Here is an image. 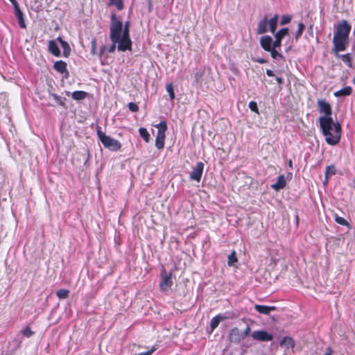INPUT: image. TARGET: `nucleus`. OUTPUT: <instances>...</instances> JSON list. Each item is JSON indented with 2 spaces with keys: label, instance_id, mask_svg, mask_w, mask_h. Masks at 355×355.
I'll use <instances>...</instances> for the list:
<instances>
[{
  "label": "nucleus",
  "instance_id": "obj_1",
  "mask_svg": "<svg viewBox=\"0 0 355 355\" xmlns=\"http://www.w3.org/2000/svg\"><path fill=\"white\" fill-rule=\"evenodd\" d=\"M318 123L325 141L330 146L337 145L341 139L342 126L338 121L334 122L333 118L319 117Z\"/></svg>",
  "mask_w": 355,
  "mask_h": 355
},
{
  "label": "nucleus",
  "instance_id": "obj_2",
  "mask_svg": "<svg viewBox=\"0 0 355 355\" xmlns=\"http://www.w3.org/2000/svg\"><path fill=\"white\" fill-rule=\"evenodd\" d=\"M351 28V25L346 20H343L338 24L333 37L334 47L332 49V52L336 57L340 56L339 52L346 50Z\"/></svg>",
  "mask_w": 355,
  "mask_h": 355
},
{
  "label": "nucleus",
  "instance_id": "obj_3",
  "mask_svg": "<svg viewBox=\"0 0 355 355\" xmlns=\"http://www.w3.org/2000/svg\"><path fill=\"white\" fill-rule=\"evenodd\" d=\"M96 135L98 139L101 141L105 148L112 151H118L121 148L122 145L121 142L115 139L107 136L105 133L102 130L101 126H97Z\"/></svg>",
  "mask_w": 355,
  "mask_h": 355
},
{
  "label": "nucleus",
  "instance_id": "obj_4",
  "mask_svg": "<svg viewBox=\"0 0 355 355\" xmlns=\"http://www.w3.org/2000/svg\"><path fill=\"white\" fill-rule=\"evenodd\" d=\"M123 30V23L120 20H117L116 15L112 14L111 16L110 26V40L112 43H117L121 35Z\"/></svg>",
  "mask_w": 355,
  "mask_h": 355
},
{
  "label": "nucleus",
  "instance_id": "obj_5",
  "mask_svg": "<svg viewBox=\"0 0 355 355\" xmlns=\"http://www.w3.org/2000/svg\"><path fill=\"white\" fill-rule=\"evenodd\" d=\"M172 275V272L167 273L164 267L162 266L160 273L161 281L159 284V288L161 291H167L173 286Z\"/></svg>",
  "mask_w": 355,
  "mask_h": 355
},
{
  "label": "nucleus",
  "instance_id": "obj_6",
  "mask_svg": "<svg viewBox=\"0 0 355 355\" xmlns=\"http://www.w3.org/2000/svg\"><path fill=\"white\" fill-rule=\"evenodd\" d=\"M317 105L319 112L324 114L320 117L332 118V108L329 103L324 99H318Z\"/></svg>",
  "mask_w": 355,
  "mask_h": 355
},
{
  "label": "nucleus",
  "instance_id": "obj_7",
  "mask_svg": "<svg viewBox=\"0 0 355 355\" xmlns=\"http://www.w3.org/2000/svg\"><path fill=\"white\" fill-rule=\"evenodd\" d=\"M251 336L253 340L261 342L271 341L273 338L272 334L264 330L254 331L252 333Z\"/></svg>",
  "mask_w": 355,
  "mask_h": 355
},
{
  "label": "nucleus",
  "instance_id": "obj_8",
  "mask_svg": "<svg viewBox=\"0 0 355 355\" xmlns=\"http://www.w3.org/2000/svg\"><path fill=\"white\" fill-rule=\"evenodd\" d=\"M204 170V164L202 162H199L196 164V166L193 168V171L190 173L189 178L192 180H195L199 182L201 180L202 173Z\"/></svg>",
  "mask_w": 355,
  "mask_h": 355
},
{
  "label": "nucleus",
  "instance_id": "obj_9",
  "mask_svg": "<svg viewBox=\"0 0 355 355\" xmlns=\"http://www.w3.org/2000/svg\"><path fill=\"white\" fill-rule=\"evenodd\" d=\"M117 43L119 51L125 52L132 49V41L130 37L121 36Z\"/></svg>",
  "mask_w": 355,
  "mask_h": 355
},
{
  "label": "nucleus",
  "instance_id": "obj_10",
  "mask_svg": "<svg viewBox=\"0 0 355 355\" xmlns=\"http://www.w3.org/2000/svg\"><path fill=\"white\" fill-rule=\"evenodd\" d=\"M273 34L275 35V41L272 43V46L274 47H280L282 39L288 34V28H283Z\"/></svg>",
  "mask_w": 355,
  "mask_h": 355
},
{
  "label": "nucleus",
  "instance_id": "obj_11",
  "mask_svg": "<svg viewBox=\"0 0 355 355\" xmlns=\"http://www.w3.org/2000/svg\"><path fill=\"white\" fill-rule=\"evenodd\" d=\"M53 69L60 73L64 74V77L67 78L69 73L67 70V64L63 60H58L54 62Z\"/></svg>",
  "mask_w": 355,
  "mask_h": 355
},
{
  "label": "nucleus",
  "instance_id": "obj_12",
  "mask_svg": "<svg viewBox=\"0 0 355 355\" xmlns=\"http://www.w3.org/2000/svg\"><path fill=\"white\" fill-rule=\"evenodd\" d=\"M227 319H228V317L223 314H218L212 318L209 324L210 333H212L217 328L221 321L225 320Z\"/></svg>",
  "mask_w": 355,
  "mask_h": 355
},
{
  "label": "nucleus",
  "instance_id": "obj_13",
  "mask_svg": "<svg viewBox=\"0 0 355 355\" xmlns=\"http://www.w3.org/2000/svg\"><path fill=\"white\" fill-rule=\"evenodd\" d=\"M229 340L231 343H239L241 340V334L237 327L231 329L228 334Z\"/></svg>",
  "mask_w": 355,
  "mask_h": 355
},
{
  "label": "nucleus",
  "instance_id": "obj_14",
  "mask_svg": "<svg viewBox=\"0 0 355 355\" xmlns=\"http://www.w3.org/2000/svg\"><path fill=\"white\" fill-rule=\"evenodd\" d=\"M272 43V39L269 35L262 36L260 38V45L261 48L266 51H269L271 49L273 48Z\"/></svg>",
  "mask_w": 355,
  "mask_h": 355
},
{
  "label": "nucleus",
  "instance_id": "obj_15",
  "mask_svg": "<svg viewBox=\"0 0 355 355\" xmlns=\"http://www.w3.org/2000/svg\"><path fill=\"white\" fill-rule=\"evenodd\" d=\"M286 185V181L284 175H280L277 178L276 183L271 185V187L275 191H278L284 189Z\"/></svg>",
  "mask_w": 355,
  "mask_h": 355
},
{
  "label": "nucleus",
  "instance_id": "obj_16",
  "mask_svg": "<svg viewBox=\"0 0 355 355\" xmlns=\"http://www.w3.org/2000/svg\"><path fill=\"white\" fill-rule=\"evenodd\" d=\"M254 309L259 313H262L264 315H269L272 311H275L276 309L275 306L260 304H256L254 306Z\"/></svg>",
  "mask_w": 355,
  "mask_h": 355
},
{
  "label": "nucleus",
  "instance_id": "obj_17",
  "mask_svg": "<svg viewBox=\"0 0 355 355\" xmlns=\"http://www.w3.org/2000/svg\"><path fill=\"white\" fill-rule=\"evenodd\" d=\"M49 51L54 56L59 57L60 55V50L55 40H50L48 46Z\"/></svg>",
  "mask_w": 355,
  "mask_h": 355
},
{
  "label": "nucleus",
  "instance_id": "obj_18",
  "mask_svg": "<svg viewBox=\"0 0 355 355\" xmlns=\"http://www.w3.org/2000/svg\"><path fill=\"white\" fill-rule=\"evenodd\" d=\"M14 10H15V16H16L17 19H18L19 26L21 28H26V26L24 19V14L19 8V6L16 8H14Z\"/></svg>",
  "mask_w": 355,
  "mask_h": 355
},
{
  "label": "nucleus",
  "instance_id": "obj_19",
  "mask_svg": "<svg viewBox=\"0 0 355 355\" xmlns=\"http://www.w3.org/2000/svg\"><path fill=\"white\" fill-rule=\"evenodd\" d=\"M352 94V88L350 86L345 87L344 88L334 92L336 97L350 96Z\"/></svg>",
  "mask_w": 355,
  "mask_h": 355
},
{
  "label": "nucleus",
  "instance_id": "obj_20",
  "mask_svg": "<svg viewBox=\"0 0 355 355\" xmlns=\"http://www.w3.org/2000/svg\"><path fill=\"white\" fill-rule=\"evenodd\" d=\"M268 19L265 16L263 19L261 20L258 24L257 31L258 34H263L267 31Z\"/></svg>",
  "mask_w": 355,
  "mask_h": 355
},
{
  "label": "nucleus",
  "instance_id": "obj_21",
  "mask_svg": "<svg viewBox=\"0 0 355 355\" xmlns=\"http://www.w3.org/2000/svg\"><path fill=\"white\" fill-rule=\"evenodd\" d=\"M58 40L60 42L61 46L63 49V55L67 58L71 53V48L67 42L63 40L61 37H58Z\"/></svg>",
  "mask_w": 355,
  "mask_h": 355
},
{
  "label": "nucleus",
  "instance_id": "obj_22",
  "mask_svg": "<svg viewBox=\"0 0 355 355\" xmlns=\"http://www.w3.org/2000/svg\"><path fill=\"white\" fill-rule=\"evenodd\" d=\"M281 346H284L286 348H293L295 347V341L293 338L290 336H285L280 342Z\"/></svg>",
  "mask_w": 355,
  "mask_h": 355
},
{
  "label": "nucleus",
  "instance_id": "obj_23",
  "mask_svg": "<svg viewBox=\"0 0 355 355\" xmlns=\"http://www.w3.org/2000/svg\"><path fill=\"white\" fill-rule=\"evenodd\" d=\"M165 135L157 134L155 139V146L157 149L161 150L164 148L165 144Z\"/></svg>",
  "mask_w": 355,
  "mask_h": 355
},
{
  "label": "nucleus",
  "instance_id": "obj_24",
  "mask_svg": "<svg viewBox=\"0 0 355 355\" xmlns=\"http://www.w3.org/2000/svg\"><path fill=\"white\" fill-rule=\"evenodd\" d=\"M336 169L334 164H331L327 166L325 171V181L326 183L328 181L329 177L334 175L336 174Z\"/></svg>",
  "mask_w": 355,
  "mask_h": 355
},
{
  "label": "nucleus",
  "instance_id": "obj_25",
  "mask_svg": "<svg viewBox=\"0 0 355 355\" xmlns=\"http://www.w3.org/2000/svg\"><path fill=\"white\" fill-rule=\"evenodd\" d=\"M87 96V93L84 91H75L71 94V97L76 101H81L85 99Z\"/></svg>",
  "mask_w": 355,
  "mask_h": 355
},
{
  "label": "nucleus",
  "instance_id": "obj_26",
  "mask_svg": "<svg viewBox=\"0 0 355 355\" xmlns=\"http://www.w3.org/2000/svg\"><path fill=\"white\" fill-rule=\"evenodd\" d=\"M277 21H278V15H275L268 21L270 31L272 33H275V31H276V28L277 26Z\"/></svg>",
  "mask_w": 355,
  "mask_h": 355
},
{
  "label": "nucleus",
  "instance_id": "obj_27",
  "mask_svg": "<svg viewBox=\"0 0 355 355\" xmlns=\"http://www.w3.org/2000/svg\"><path fill=\"white\" fill-rule=\"evenodd\" d=\"M338 58H340L342 61L349 68H352V58L350 53H346L345 55H340Z\"/></svg>",
  "mask_w": 355,
  "mask_h": 355
},
{
  "label": "nucleus",
  "instance_id": "obj_28",
  "mask_svg": "<svg viewBox=\"0 0 355 355\" xmlns=\"http://www.w3.org/2000/svg\"><path fill=\"white\" fill-rule=\"evenodd\" d=\"M139 133L140 137L146 142L148 143L150 141V134L148 133V130L145 128H140L139 129Z\"/></svg>",
  "mask_w": 355,
  "mask_h": 355
},
{
  "label": "nucleus",
  "instance_id": "obj_29",
  "mask_svg": "<svg viewBox=\"0 0 355 355\" xmlns=\"http://www.w3.org/2000/svg\"><path fill=\"white\" fill-rule=\"evenodd\" d=\"M156 127L158 128L157 134L165 135V132L167 130V123L165 121H161Z\"/></svg>",
  "mask_w": 355,
  "mask_h": 355
},
{
  "label": "nucleus",
  "instance_id": "obj_30",
  "mask_svg": "<svg viewBox=\"0 0 355 355\" xmlns=\"http://www.w3.org/2000/svg\"><path fill=\"white\" fill-rule=\"evenodd\" d=\"M51 96L53 98V99L57 102V103L58 105L66 108V104H65L66 99L64 98H62L60 96H59L56 94H54V93L51 94Z\"/></svg>",
  "mask_w": 355,
  "mask_h": 355
},
{
  "label": "nucleus",
  "instance_id": "obj_31",
  "mask_svg": "<svg viewBox=\"0 0 355 355\" xmlns=\"http://www.w3.org/2000/svg\"><path fill=\"white\" fill-rule=\"evenodd\" d=\"M69 291L67 290V289H64V288L59 289L56 292V296L59 299H66L69 297Z\"/></svg>",
  "mask_w": 355,
  "mask_h": 355
},
{
  "label": "nucleus",
  "instance_id": "obj_32",
  "mask_svg": "<svg viewBox=\"0 0 355 355\" xmlns=\"http://www.w3.org/2000/svg\"><path fill=\"white\" fill-rule=\"evenodd\" d=\"M277 47H274L272 49H271L268 52L270 53V55L271 57L273 58V59H277V58H280L283 60H284V55H282L281 53H279L277 51Z\"/></svg>",
  "mask_w": 355,
  "mask_h": 355
},
{
  "label": "nucleus",
  "instance_id": "obj_33",
  "mask_svg": "<svg viewBox=\"0 0 355 355\" xmlns=\"http://www.w3.org/2000/svg\"><path fill=\"white\" fill-rule=\"evenodd\" d=\"M204 71L200 70L194 73V81L196 84H202Z\"/></svg>",
  "mask_w": 355,
  "mask_h": 355
},
{
  "label": "nucleus",
  "instance_id": "obj_34",
  "mask_svg": "<svg viewBox=\"0 0 355 355\" xmlns=\"http://www.w3.org/2000/svg\"><path fill=\"white\" fill-rule=\"evenodd\" d=\"M110 6H115L118 10H121L123 8V0H110Z\"/></svg>",
  "mask_w": 355,
  "mask_h": 355
},
{
  "label": "nucleus",
  "instance_id": "obj_35",
  "mask_svg": "<svg viewBox=\"0 0 355 355\" xmlns=\"http://www.w3.org/2000/svg\"><path fill=\"white\" fill-rule=\"evenodd\" d=\"M305 29V26L302 22L298 24V29L295 33V40H297L302 35Z\"/></svg>",
  "mask_w": 355,
  "mask_h": 355
},
{
  "label": "nucleus",
  "instance_id": "obj_36",
  "mask_svg": "<svg viewBox=\"0 0 355 355\" xmlns=\"http://www.w3.org/2000/svg\"><path fill=\"white\" fill-rule=\"evenodd\" d=\"M166 89L167 92L169 94L170 99L171 101L174 100L175 96V92H174V89H173V83H171L167 84L166 85Z\"/></svg>",
  "mask_w": 355,
  "mask_h": 355
},
{
  "label": "nucleus",
  "instance_id": "obj_37",
  "mask_svg": "<svg viewBox=\"0 0 355 355\" xmlns=\"http://www.w3.org/2000/svg\"><path fill=\"white\" fill-rule=\"evenodd\" d=\"M335 221L341 225L349 227V223L343 217L338 216V215L335 216Z\"/></svg>",
  "mask_w": 355,
  "mask_h": 355
},
{
  "label": "nucleus",
  "instance_id": "obj_38",
  "mask_svg": "<svg viewBox=\"0 0 355 355\" xmlns=\"http://www.w3.org/2000/svg\"><path fill=\"white\" fill-rule=\"evenodd\" d=\"M21 333L23 336H24L26 338H30L35 334V332L33 331L28 326L26 327L24 329H22Z\"/></svg>",
  "mask_w": 355,
  "mask_h": 355
},
{
  "label": "nucleus",
  "instance_id": "obj_39",
  "mask_svg": "<svg viewBox=\"0 0 355 355\" xmlns=\"http://www.w3.org/2000/svg\"><path fill=\"white\" fill-rule=\"evenodd\" d=\"M238 259L236 256L235 252H232L228 256V265L232 266L234 264V263L237 262Z\"/></svg>",
  "mask_w": 355,
  "mask_h": 355
},
{
  "label": "nucleus",
  "instance_id": "obj_40",
  "mask_svg": "<svg viewBox=\"0 0 355 355\" xmlns=\"http://www.w3.org/2000/svg\"><path fill=\"white\" fill-rule=\"evenodd\" d=\"M249 108L251 111L259 114V109L257 106V103L255 101H250L248 105Z\"/></svg>",
  "mask_w": 355,
  "mask_h": 355
},
{
  "label": "nucleus",
  "instance_id": "obj_41",
  "mask_svg": "<svg viewBox=\"0 0 355 355\" xmlns=\"http://www.w3.org/2000/svg\"><path fill=\"white\" fill-rule=\"evenodd\" d=\"M129 26H130V22L126 21L125 23L123 30H122L123 31L122 36L130 37Z\"/></svg>",
  "mask_w": 355,
  "mask_h": 355
},
{
  "label": "nucleus",
  "instance_id": "obj_42",
  "mask_svg": "<svg viewBox=\"0 0 355 355\" xmlns=\"http://www.w3.org/2000/svg\"><path fill=\"white\" fill-rule=\"evenodd\" d=\"M91 53L92 55H96V46H97V42H96V40L95 38L92 39V42H91Z\"/></svg>",
  "mask_w": 355,
  "mask_h": 355
},
{
  "label": "nucleus",
  "instance_id": "obj_43",
  "mask_svg": "<svg viewBox=\"0 0 355 355\" xmlns=\"http://www.w3.org/2000/svg\"><path fill=\"white\" fill-rule=\"evenodd\" d=\"M129 110L132 112H137L139 111V106L132 102H130L128 105Z\"/></svg>",
  "mask_w": 355,
  "mask_h": 355
},
{
  "label": "nucleus",
  "instance_id": "obj_44",
  "mask_svg": "<svg viewBox=\"0 0 355 355\" xmlns=\"http://www.w3.org/2000/svg\"><path fill=\"white\" fill-rule=\"evenodd\" d=\"M291 17L290 15H283L280 21L281 25H284L290 23Z\"/></svg>",
  "mask_w": 355,
  "mask_h": 355
},
{
  "label": "nucleus",
  "instance_id": "obj_45",
  "mask_svg": "<svg viewBox=\"0 0 355 355\" xmlns=\"http://www.w3.org/2000/svg\"><path fill=\"white\" fill-rule=\"evenodd\" d=\"M157 346L153 345L150 350L145 352L139 353L135 355H151L155 350H157Z\"/></svg>",
  "mask_w": 355,
  "mask_h": 355
},
{
  "label": "nucleus",
  "instance_id": "obj_46",
  "mask_svg": "<svg viewBox=\"0 0 355 355\" xmlns=\"http://www.w3.org/2000/svg\"><path fill=\"white\" fill-rule=\"evenodd\" d=\"M250 331H251V329L249 326H248L246 327V329L244 330L243 333L241 334V337L243 338L248 336L250 335Z\"/></svg>",
  "mask_w": 355,
  "mask_h": 355
},
{
  "label": "nucleus",
  "instance_id": "obj_47",
  "mask_svg": "<svg viewBox=\"0 0 355 355\" xmlns=\"http://www.w3.org/2000/svg\"><path fill=\"white\" fill-rule=\"evenodd\" d=\"M266 74L269 77H272V76H275L274 72L272 70H270V69H267L266 70Z\"/></svg>",
  "mask_w": 355,
  "mask_h": 355
},
{
  "label": "nucleus",
  "instance_id": "obj_48",
  "mask_svg": "<svg viewBox=\"0 0 355 355\" xmlns=\"http://www.w3.org/2000/svg\"><path fill=\"white\" fill-rule=\"evenodd\" d=\"M116 44V43H112V45L109 49V52L112 53L115 51Z\"/></svg>",
  "mask_w": 355,
  "mask_h": 355
},
{
  "label": "nucleus",
  "instance_id": "obj_49",
  "mask_svg": "<svg viewBox=\"0 0 355 355\" xmlns=\"http://www.w3.org/2000/svg\"><path fill=\"white\" fill-rule=\"evenodd\" d=\"M276 81L277 83L280 85H282L284 83V80L281 77H277L276 78Z\"/></svg>",
  "mask_w": 355,
  "mask_h": 355
},
{
  "label": "nucleus",
  "instance_id": "obj_50",
  "mask_svg": "<svg viewBox=\"0 0 355 355\" xmlns=\"http://www.w3.org/2000/svg\"><path fill=\"white\" fill-rule=\"evenodd\" d=\"M327 350V352L324 354V355H333V350L330 347H329Z\"/></svg>",
  "mask_w": 355,
  "mask_h": 355
},
{
  "label": "nucleus",
  "instance_id": "obj_51",
  "mask_svg": "<svg viewBox=\"0 0 355 355\" xmlns=\"http://www.w3.org/2000/svg\"><path fill=\"white\" fill-rule=\"evenodd\" d=\"M9 1L12 3L14 8L19 6V3L17 1V0H9Z\"/></svg>",
  "mask_w": 355,
  "mask_h": 355
},
{
  "label": "nucleus",
  "instance_id": "obj_52",
  "mask_svg": "<svg viewBox=\"0 0 355 355\" xmlns=\"http://www.w3.org/2000/svg\"><path fill=\"white\" fill-rule=\"evenodd\" d=\"M256 62H257L258 63H260V64H264L266 63L267 61L263 58H258L256 60Z\"/></svg>",
  "mask_w": 355,
  "mask_h": 355
},
{
  "label": "nucleus",
  "instance_id": "obj_53",
  "mask_svg": "<svg viewBox=\"0 0 355 355\" xmlns=\"http://www.w3.org/2000/svg\"><path fill=\"white\" fill-rule=\"evenodd\" d=\"M105 46H102L101 48V50H100V53H99V57H101L102 55L103 54L104 51H105Z\"/></svg>",
  "mask_w": 355,
  "mask_h": 355
},
{
  "label": "nucleus",
  "instance_id": "obj_54",
  "mask_svg": "<svg viewBox=\"0 0 355 355\" xmlns=\"http://www.w3.org/2000/svg\"><path fill=\"white\" fill-rule=\"evenodd\" d=\"M352 83L354 85H355V77L354 78V79L352 80Z\"/></svg>",
  "mask_w": 355,
  "mask_h": 355
},
{
  "label": "nucleus",
  "instance_id": "obj_55",
  "mask_svg": "<svg viewBox=\"0 0 355 355\" xmlns=\"http://www.w3.org/2000/svg\"><path fill=\"white\" fill-rule=\"evenodd\" d=\"M291 164H292V162H291V160H290L289 165H291Z\"/></svg>",
  "mask_w": 355,
  "mask_h": 355
}]
</instances>
